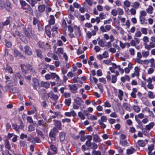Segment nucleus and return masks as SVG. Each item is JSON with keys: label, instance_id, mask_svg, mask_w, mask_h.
<instances>
[{"label": "nucleus", "instance_id": "nucleus-58", "mask_svg": "<svg viewBox=\"0 0 155 155\" xmlns=\"http://www.w3.org/2000/svg\"><path fill=\"white\" fill-rule=\"evenodd\" d=\"M47 27L45 28V33L46 35L49 37H50L51 35V32L48 29H47Z\"/></svg>", "mask_w": 155, "mask_h": 155}, {"label": "nucleus", "instance_id": "nucleus-23", "mask_svg": "<svg viewBox=\"0 0 155 155\" xmlns=\"http://www.w3.org/2000/svg\"><path fill=\"white\" fill-rule=\"evenodd\" d=\"M41 85L46 88H48L49 87L50 84L48 82L42 81L41 83Z\"/></svg>", "mask_w": 155, "mask_h": 155}, {"label": "nucleus", "instance_id": "nucleus-55", "mask_svg": "<svg viewBox=\"0 0 155 155\" xmlns=\"http://www.w3.org/2000/svg\"><path fill=\"white\" fill-rule=\"evenodd\" d=\"M64 51L63 48H58L57 49V52H56V53H58L59 54H63L64 53Z\"/></svg>", "mask_w": 155, "mask_h": 155}, {"label": "nucleus", "instance_id": "nucleus-43", "mask_svg": "<svg viewBox=\"0 0 155 155\" xmlns=\"http://www.w3.org/2000/svg\"><path fill=\"white\" fill-rule=\"evenodd\" d=\"M142 35L141 31H136L135 33L134 37L137 38H140L141 37Z\"/></svg>", "mask_w": 155, "mask_h": 155}, {"label": "nucleus", "instance_id": "nucleus-50", "mask_svg": "<svg viewBox=\"0 0 155 155\" xmlns=\"http://www.w3.org/2000/svg\"><path fill=\"white\" fill-rule=\"evenodd\" d=\"M78 115L79 117L82 120H84L85 119V117L83 113L79 112L78 113Z\"/></svg>", "mask_w": 155, "mask_h": 155}, {"label": "nucleus", "instance_id": "nucleus-33", "mask_svg": "<svg viewBox=\"0 0 155 155\" xmlns=\"http://www.w3.org/2000/svg\"><path fill=\"white\" fill-rule=\"evenodd\" d=\"M65 134L64 132H61L59 134L60 139L61 141H63L65 139Z\"/></svg>", "mask_w": 155, "mask_h": 155}, {"label": "nucleus", "instance_id": "nucleus-41", "mask_svg": "<svg viewBox=\"0 0 155 155\" xmlns=\"http://www.w3.org/2000/svg\"><path fill=\"white\" fill-rule=\"evenodd\" d=\"M138 145L140 147H143L145 145L146 143L144 141L142 140H139L137 142Z\"/></svg>", "mask_w": 155, "mask_h": 155}, {"label": "nucleus", "instance_id": "nucleus-64", "mask_svg": "<svg viewBox=\"0 0 155 155\" xmlns=\"http://www.w3.org/2000/svg\"><path fill=\"white\" fill-rule=\"evenodd\" d=\"M148 113L150 117L155 119V115L152 111L150 110Z\"/></svg>", "mask_w": 155, "mask_h": 155}, {"label": "nucleus", "instance_id": "nucleus-35", "mask_svg": "<svg viewBox=\"0 0 155 155\" xmlns=\"http://www.w3.org/2000/svg\"><path fill=\"white\" fill-rule=\"evenodd\" d=\"M106 41L103 39H101L98 42V45H100V46L104 47H105V43Z\"/></svg>", "mask_w": 155, "mask_h": 155}, {"label": "nucleus", "instance_id": "nucleus-54", "mask_svg": "<svg viewBox=\"0 0 155 155\" xmlns=\"http://www.w3.org/2000/svg\"><path fill=\"white\" fill-rule=\"evenodd\" d=\"M98 120H100L101 122H106L107 120V118L106 116H103L101 117V119Z\"/></svg>", "mask_w": 155, "mask_h": 155}, {"label": "nucleus", "instance_id": "nucleus-7", "mask_svg": "<svg viewBox=\"0 0 155 155\" xmlns=\"http://www.w3.org/2000/svg\"><path fill=\"white\" fill-rule=\"evenodd\" d=\"M134 70V73L131 74V76L132 78H134L135 76L139 77L140 74V70L138 67H135Z\"/></svg>", "mask_w": 155, "mask_h": 155}, {"label": "nucleus", "instance_id": "nucleus-22", "mask_svg": "<svg viewBox=\"0 0 155 155\" xmlns=\"http://www.w3.org/2000/svg\"><path fill=\"white\" fill-rule=\"evenodd\" d=\"M38 123L39 125L42 126L44 129H45L47 127V124L42 120H38Z\"/></svg>", "mask_w": 155, "mask_h": 155}, {"label": "nucleus", "instance_id": "nucleus-1", "mask_svg": "<svg viewBox=\"0 0 155 155\" xmlns=\"http://www.w3.org/2000/svg\"><path fill=\"white\" fill-rule=\"evenodd\" d=\"M38 47L42 49L48 51L51 49V46L48 43H45L41 41H39L37 43Z\"/></svg>", "mask_w": 155, "mask_h": 155}, {"label": "nucleus", "instance_id": "nucleus-4", "mask_svg": "<svg viewBox=\"0 0 155 155\" xmlns=\"http://www.w3.org/2000/svg\"><path fill=\"white\" fill-rule=\"evenodd\" d=\"M23 31L24 33L28 38H31L33 36V34L31 28L28 27L27 29L25 28H23Z\"/></svg>", "mask_w": 155, "mask_h": 155}, {"label": "nucleus", "instance_id": "nucleus-13", "mask_svg": "<svg viewBox=\"0 0 155 155\" xmlns=\"http://www.w3.org/2000/svg\"><path fill=\"white\" fill-rule=\"evenodd\" d=\"M25 66L27 69L30 71L33 74L35 73V71L34 67L30 64H28L25 65Z\"/></svg>", "mask_w": 155, "mask_h": 155}, {"label": "nucleus", "instance_id": "nucleus-27", "mask_svg": "<svg viewBox=\"0 0 155 155\" xmlns=\"http://www.w3.org/2000/svg\"><path fill=\"white\" fill-rule=\"evenodd\" d=\"M140 21L141 24H147V21L143 17L139 16Z\"/></svg>", "mask_w": 155, "mask_h": 155}, {"label": "nucleus", "instance_id": "nucleus-48", "mask_svg": "<svg viewBox=\"0 0 155 155\" xmlns=\"http://www.w3.org/2000/svg\"><path fill=\"white\" fill-rule=\"evenodd\" d=\"M140 30L141 32L143 34L145 35L147 34L148 31L147 28H142L140 29Z\"/></svg>", "mask_w": 155, "mask_h": 155}, {"label": "nucleus", "instance_id": "nucleus-26", "mask_svg": "<svg viewBox=\"0 0 155 155\" xmlns=\"http://www.w3.org/2000/svg\"><path fill=\"white\" fill-rule=\"evenodd\" d=\"M50 19L49 23L50 25H53L55 23V18L54 15H50L49 17Z\"/></svg>", "mask_w": 155, "mask_h": 155}, {"label": "nucleus", "instance_id": "nucleus-10", "mask_svg": "<svg viewBox=\"0 0 155 155\" xmlns=\"http://www.w3.org/2000/svg\"><path fill=\"white\" fill-rule=\"evenodd\" d=\"M32 81L33 82V88L35 90H37L39 86L38 80L35 78H33L32 79Z\"/></svg>", "mask_w": 155, "mask_h": 155}, {"label": "nucleus", "instance_id": "nucleus-17", "mask_svg": "<svg viewBox=\"0 0 155 155\" xmlns=\"http://www.w3.org/2000/svg\"><path fill=\"white\" fill-rule=\"evenodd\" d=\"M14 55L15 57H22L23 55L17 49H14Z\"/></svg>", "mask_w": 155, "mask_h": 155}, {"label": "nucleus", "instance_id": "nucleus-44", "mask_svg": "<svg viewBox=\"0 0 155 155\" xmlns=\"http://www.w3.org/2000/svg\"><path fill=\"white\" fill-rule=\"evenodd\" d=\"M149 63L151 64L150 66L153 68H155V63L154 59L152 58L149 60Z\"/></svg>", "mask_w": 155, "mask_h": 155}, {"label": "nucleus", "instance_id": "nucleus-3", "mask_svg": "<svg viewBox=\"0 0 155 155\" xmlns=\"http://www.w3.org/2000/svg\"><path fill=\"white\" fill-rule=\"evenodd\" d=\"M48 97H50L54 101L52 102L53 105H55L59 97L58 96L57 94H54L53 93H48Z\"/></svg>", "mask_w": 155, "mask_h": 155}, {"label": "nucleus", "instance_id": "nucleus-8", "mask_svg": "<svg viewBox=\"0 0 155 155\" xmlns=\"http://www.w3.org/2000/svg\"><path fill=\"white\" fill-rule=\"evenodd\" d=\"M115 74L112 75H111V82L112 83L114 84L117 81V76L119 75V73L117 71H116Z\"/></svg>", "mask_w": 155, "mask_h": 155}, {"label": "nucleus", "instance_id": "nucleus-21", "mask_svg": "<svg viewBox=\"0 0 155 155\" xmlns=\"http://www.w3.org/2000/svg\"><path fill=\"white\" fill-rule=\"evenodd\" d=\"M136 151V150L134 148L131 147L130 148L127 150L126 153L127 155L131 154L135 152Z\"/></svg>", "mask_w": 155, "mask_h": 155}, {"label": "nucleus", "instance_id": "nucleus-51", "mask_svg": "<svg viewBox=\"0 0 155 155\" xmlns=\"http://www.w3.org/2000/svg\"><path fill=\"white\" fill-rule=\"evenodd\" d=\"M98 122L102 129H104L106 128V125L103 123V122H101L100 120H98Z\"/></svg>", "mask_w": 155, "mask_h": 155}, {"label": "nucleus", "instance_id": "nucleus-40", "mask_svg": "<svg viewBox=\"0 0 155 155\" xmlns=\"http://www.w3.org/2000/svg\"><path fill=\"white\" fill-rule=\"evenodd\" d=\"M87 118L91 120H96L97 119V117L96 116L89 114Z\"/></svg>", "mask_w": 155, "mask_h": 155}, {"label": "nucleus", "instance_id": "nucleus-24", "mask_svg": "<svg viewBox=\"0 0 155 155\" xmlns=\"http://www.w3.org/2000/svg\"><path fill=\"white\" fill-rule=\"evenodd\" d=\"M130 79V76L128 75H125L124 77H121L120 78L121 81L124 83L126 81H129Z\"/></svg>", "mask_w": 155, "mask_h": 155}, {"label": "nucleus", "instance_id": "nucleus-52", "mask_svg": "<svg viewBox=\"0 0 155 155\" xmlns=\"http://www.w3.org/2000/svg\"><path fill=\"white\" fill-rule=\"evenodd\" d=\"M73 80L74 83H77L80 81V78L77 75H75L73 78Z\"/></svg>", "mask_w": 155, "mask_h": 155}, {"label": "nucleus", "instance_id": "nucleus-59", "mask_svg": "<svg viewBox=\"0 0 155 155\" xmlns=\"http://www.w3.org/2000/svg\"><path fill=\"white\" fill-rule=\"evenodd\" d=\"M124 6H126V7H129L130 6V2L128 0L125 1L124 2Z\"/></svg>", "mask_w": 155, "mask_h": 155}, {"label": "nucleus", "instance_id": "nucleus-53", "mask_svg": "<svg viewBox=\"0 0 155 155\" xmlns=\"http://www.w3.org/2000/svg\"><path fill=\"white\" fill-rule=\"evenodd\" d=\"M22 35V34L18 31H16L15 32V33L13 34V36L15 37H16V36H17L20 37Z\"/></svg>", "mask_w": 155, "mask_h": 155}, {"label": "nucleus", "instance_id": "nucleus-28", "mask_svg": "<svg viewBox=\"0 0 155 155\" xmlns=\"http://www.w3.org/2000/svg\"><path fill=\"white\" fill-rule=\"evenodd\" d=\"M142 56L145 58H147L149 55L150 53L149 51H145L143 50L142 51Z\"/></svg>", "mask_w": 155, "mask_h": 155}, {"label": "nucleus", "instance_id": "nucleus-11", "mask_svg": "<svg viewBox=\"0 0 155 155\" xmlns=\"http://www.w3.org/2000/svg\"><path fill=\"white\" fill-rule=\"evenodd\" d=\"M25 53L28 55H31L32 54V52L30 49L29 46H25L24 47Z\"/></svg>", "mask_w": 155, "mask_h": 155}, {"label": "nucleus", "instance_id": "nucleus-34", "mask_svg": "<svg viewBox=\"0 0 155 155\" xmlns=\"http://www.w3.org/2000/svg\"><path fill=\"white\" fill-rule=\"evenodd\" d=\"M147 13L149 14H151L153 12V8L151 5H149L148 8L146 9Z\"/></svg>", "mask_w": 155, "mask_h": 155}, {"label": "nucleus", "instance_id": "nucleus-39", "mask_svg": "<svg viewBox=\"0 0 155 155\" xmlns=\"http://www.w3.org/2000/svg\"><path fill=\"white\" fill-rule=\"evenodd\" d=\"M132 108L134 111L137 113H138L140 111V108L137 106L133 105Z\"/></svg>", "mask_w": 155, "mask_h": 155}, {"label": "nucleus", "instance_id": "nucleus-30", "mask_svg": "<svg viewBox=\"0 0 155 155\" xmlns=\"http://www.w3.org/2000/svg\"><path fill=\"white\" fill-rule=\"evenodd\" d=\"M51 28V31L52 32H55L56 34L58 33V26L55 25L54 26H53Z\"/></svg>", "mask_w": 155, "mask_h": 155}, {"label": "nucleus", "instance_id": "nucleus-45", "mask_svg": "<svg viewBox=\"0 0 155 155\" xmlns=\"http://www.w3.org/2000/svg\"><path fill=\"white\" fill-rule=\"evenodd\" d=\"M51 150L53 152V154H54L57 153V149L55 146L51 145L50 146Z\"/></svg>", "mask_w": 155, "mask_h": 155}, {"label": "nucleus", "instance_id": "nucleus-42", "mask_svg": "<svg viewBox=\"0 0 155 155\" xmlns=\"http://www.w3.org/2000/svg\"><path fill=\"white\" fill-rule=\"evenodd\" d=\"M5 43L6 46L8 48H11L12 46V44L10 41L6 40H5Z\"/></svg>", "mask_w": 155, "mask_h": 155}, {"label": "nucleus", "instance_id": "nucleus-49", "mask_svg": "<svg viewBox=\"0 0 155 155\" xmlns=\"http://www.w3.org/2000/svg\"><path fill=\"white\" fill-rule=\"evenodd\" d=\"M92 155H101V153L99 151L93 150L91 153Z\"/></svg>", "mask_w": 155, "mask_h": 155}, {"label": "nucleus", "instance_id": "nucleus-2", "mask_svg": "<svg viewBox=\"0 0 155 155\" xmlns=\"http://www.w3.org/2000/svg\"><path fill=\"white\" fill-rule=\"evenodd\" d=\"M5 79L6 80L5 84L6 86L5 87V88L6 89L8 88L9 86H14L17 82V81L16 80L15 82L13 83L12 80L10 79V78L6 75L5 76Z\"/></svg>", "mask_w": 155, "mask_h": 155}, {"label": "nucleus", "instance_id": "nucleus-6", "mask_svg": "<svg viewBox=\"0 0 155 155\" xmlns=\"http://www.w3.org/2000/svg\"><path fill=\"white\" fill-rule=\"evenodd\" d=\"M114 91L115 93V94L117 96L119 99L120 101H122L123 100V97L124 96V92L121 89L117 90L115 89Z\"/></svg>", "mask_w": 155, "mask_h": 155}, {"label": "nucleus", "instance_id": "nucleus-38", "mask_svg": "<svg viewBox=\"0 0 155 155\" xmlns=\"http://www.w3.org/2000/svg\"><path fill=\"white\" fill-rule=\"evenodd\" d=\"M26 1L31 5L32 7L35 6V4L37 3L35 0H26Z\"/></svg>", "mask_w": 155, "mask_h": 155}, {"label": "nucleus", "instance_id": "nucleus-57", "mask_svg": "<svg viewBox=\"0 0 155 155\" xmlns=\"http://www.w3.org/2000/svg\"><path fill=\"white\" fill-rule=\"evenodd\" d=\"M71 98L66 99L65 101V103L66 105L69 106L71 103Z\"/></svg>", "mask_w": 155, "mask_h": 155}, {"label": "nucleus", "instance_id": "nucleus-29", "mask_svg": "<svg viewBox=\"0 0 155 155\" xmlns=\"http://www.w3.org/2000/svg\"><path fill=\"white\" fill-rule=\"evenodd\" d=\"M51 78L52 79H55L56 81H58L59 79V77L58 76L54 73H51Z\"/></svg>", "mask_w": 155, "mask_h": 155}, {"label": "nucleus", "instance_id": "nucleus-32", "mask_svg": "<svg viewBox=\"0 0 155 155\" xmlns=\"http://www.w3.org/2000/svg\"><path fill=\"white\" fill-rule=\"evenodd\" d=\"M35 52L38 57L40 58H43V55L40 50L38 49H35Z\"/></svg>", "mask_w": 155, "mask_h": 155}, {"label": "nucleus", "instance_id": "nucleus-12", "mask_svg": "<svg viewBox=\"0 0 155 155\" xmlns=\"http://www.w3.org/2000/svg\"><path fill=\"white\" fill-rule=\"evenodd\" d=\"M155 125V123L153 122H152L146 125L145 126V129L149 131L151 129L153 128V127Z\"/></svg>", "mask_w": 155, "mask_h": 155}, {"label": "nucleus", "instance_id": "nucleus-20", "mask_svg": "<svg viewBox=\"0 0 155 155\" xmlns=\"http://www.w3.org/2000/svg\"><path fill=\"white\" fill-rule=\"evenodd\" d=\"M45 5H40L38 6V11L40 13L43 12L45 10Z\"/></svg>", "mask_w": 155, "mask_h": 155}, {"label": "nucleus", "instance_id": "nucleus-61", "mask_svg": "<svg viewBox=\"0 0 155 155\" xmlns=\"http://www.w3.org/2000/svg\"><path fill=\"white\" fill-rule=\"evenodd\" d=\"M98 88L100 89L101 92H102L103 91V86L102 84L99 83L97 84Z\"/></svg>", "mask_w": 155, "mask_h": 155}, {"label": "nucleus", "instance_id": "nucleus-5", "mask_svg": "<svg viewBox=\"0 0 155 155\" xmlns=\"http://www.w3.org/2000/svg\"><path fill=\"white\" fill-rule=\"evenodd\" d=\"M123 14L124 12L123 9L120 8H117V9H113L111 12V14L114 16H116L118 14L119 15H122Z\"/></svg>", "mask_w": 155, "mask_h": 155}, {"label": "nucleus", "instance_id": "nucleus-60", "mask_svg": "<svg viewBox=\"0 0 155 155\" xmlns=\"http://www.w3.org/2000/svg\"><path fill=\"white\" fill-rule=\"evenodd\" d=\"M23 9H28L29 11L32 10V9L30 7V6L28 4H26L25 6L22 7Z\"/></svg>", "mask_w": 155, "mask_h": 155}, {"label": "nucleus", "instance_id": "nucleus-63", "mask_svg": "<svg viewBox=\"0 0 155 155\" xmlns=\"http://www.w3.org/2000/svg\"><path fill=\"white\" fill-rule=\"evenodd\" d=\"M129 51L131 55L133 56L135 54L134 49L133 48H130L129 49Z\"/></svg>", "mask_w": 155, "mask_h": 155}, {"label": "nucleus", "instance_id": "nucleus-19", "mask_svg": "<svg viewBox=\"0 0 155 155\" xmlns=\"http://www.w3.org/2000/svg\"><path fill=\"white\" fill-rule=\"evenodd\" d=\"M12 18L11 17H8L7 18L6 20L4 22H2L0 24L2 25V26H6L9 24V22L12 20Z\"/></svg>", "mask_w": 155, "mask_h": 155}, {"label": "nucleus", "instance_id": "nucleus-36", "mask_svg": "<svg viewBox=\"0 0 155 155\" xmlns=\"http://www.w3.org/2000/svg\"><path fill=\"white\" fill-rule=\"evenodd\" d=\"M54 121L55 122L54 125L58 129H60L61 125V122L58 120H54Z\"/></svg>", "mask_w": 155, "mask_h": 155}, {"label": "nucleus", "instance_id": "nucleus-15", "mask_svg": "<svg viewBox=\"0 0 155 155\" xmlns=\"http://www.w3.org/2000/svg\"><path fill=\"white\" fill-rule=\"evenodd\" d=\"M68 87L70 90L73 93H74V92L76 91L78 88V87L75 84L69 85H68Z\"/></svg>", "mask_w": 155, "mask_h": 155}, {"label": "nucleus", "instance_id": "nucleus-14", "mask_svg": "<svg viewBox=\"0 0 155 155\" xmlns=\"http://www.w3.org/2000/svg\"><path fill=\"white\" fill-rule=\"evenodd\" d=\"M144 114L143 113H140L138 114L137 115H135V120L139 124H140V121L138 119V118H139L140 119H143L144 118Z\"/></svg>", "mask_w": 155, "mask_h": 155}, {"label": "nucleus", "instance_id": "nucleus-37", "mask_svg": "<svg viewBox=\"0 0 155 155\" xmlns=\"http://www.w3.org/2000/svg\"><path fill=\"white\" fill-rule=\"evenodd\" d=\"M120 144L123 146H126L128 145V143L127 140H120Z\"/></svg>", "mask_w": 155, "mask_h": 155}, {"label": "nucleus", "instance_id": "nucleus-62", "mask_svg": "<svg viewBox=\"0 0 155 155\" xmlns=\"http://www.w3.org/2000/svg\"><path fill=\"white\" fill-rule=\"evenodd\" d=\"M107 75L106 76V78L107 81H110L111 80V77L110 76L111 73L110 71H107Z\"/></svg>", "mask_w": 155, "mask_h": 155}, {"label": "nucleus", "instance_id": "nucleus-31", "mask_svg": "<svg viewBox=\"0 0 155 155\" xmlns=\"http://www.w3.org/2000/svg\"><path fill=\"white\" fill-rule=\"evenodd\" d=\"M123 106L126 110L129 112H130L131 111V109L130 108V106L127 103H124Z\"/></svg>", "mask_w": 155, "mask_h": 155}, {"label": "nucleus", "instance_id": "nucleus-25", "mask_svg": "<svg viewBox=\"0 0 155 155\" xmlns=\"http://www.w3.org/2000/svg\"><path fill=\"white\" fill-rule=\"evenodd\" d=\"M74 27H76L75 29L76 30V31L75 33L76 35L78 37L81 36V33L80 27L75 25L74 26Z\"/></svg>", "mask_w": 155, "mask_h": 155}, {"label": "nucleus", "instance_id": "nucleus-16", "mask_svg": "<svg viewBox=\"0 0 155 155\" xmlns=\"http://www.w3.org/2000/svg\"><path fill=\"white\" fill-rule=\"evenodd\" d=\"M74 101L76 104L80 106L82 103H83V102L81 98L79 97H77L74 99Z\"/></svg>", "mask_w": 155, "mask_h": 155}, {"label": "nucleus", "instance_id": "nucleus-56", "mask_svg": "<svg viewBox=\"0 0 155 155\" xmlns=\"http://www.w3.org/2000/svg\"><path fill=\"white\" fill-rule=\"evenodd\" d=\"M104 106L105 107H111L110 104L107 101L104 102Z\"/></svg>", "mask_w": 155, "mask_h": 155}, {"label": "nucleus", "instance_id": "nucleus-46", "mask_svg": "<svg viewBox=\"0 0 155 155\" xmlns=\"http://www.w3.org/2000/svg\"><path fill=\"white\" fill-rule=\"evenodd\" d=\"M147 95L150 98L153 99L155 97L154 93L151 91H149L148 92Z\"/></svg>", "mask_w": 155, "mask_h": 155}, {"label": "nucleus", "instance_id": "nucleus-18", "mask_svg": "<svg viewBox=\"0 0 155 155\" xmlns=\"http://www.w3.org/2000/svg\"><path fill=\"white\" fill-rule=\"evenodd\" d=\"M93 140L94 141L97 142L99 143L101 142V140L99 136L97 134H94L93 135Z\"/></svg>", "mask_w": 155, "mask_h": 155}, {"label": "nucleus", "instance_id": "nucleus-9", "mask_svg": "<svg viewBox=\"0 0 155 155\" xmlns=\"http://www.w3.org/2000/svg\"><path fill=\"white\" fill-rule=\"evenodd\" d=\"M112 67H110L109 68V70L110 71L111 73H116V71L115 69L117 68L118 69V66H120V65H117L116 64L114 63H112Z\"/></svg>", "mask_w": 155, "mask_h": 155}, {"label": "nucleus", "instance_id": "nucleus-47", "mask_svg": "<svg viewBox=\"0 0 155 155\" xmlns=\"http://www.w3.org/2000/svg\"><path fill=\"white\" fill-rule=\"evenodd\" d=\"M140 5V3L137 2H135L131 6L135 9H137Z\"/></svg>", "mask_w": 155, "mask_h": 155}]
</instances>
